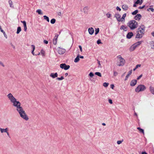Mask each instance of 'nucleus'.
<instances>
[{"mask_svg": "<svg viewBox=\"0 0 154 154\" xmlns=\"http://www.w3.org/2000/svg\"><path fill=\"white\" fill-rule=\"evenodd\" d=\"M20 116L22 118L26 121H27L29 119L25 111L22 113Z\"/></svg>", "mask_w": 154, "mask_h": 154, "instance_id": "nucleus-9", "label": "nucleus"}, {"mask_svg": "<svg viewBox=\"0 0 154 154\" xmlns=\"http://www.w3.org/2000/svg\"><path fill=\"white\" fill-rule=\"evenodd\" d=\"M142 74H141V75H140L139 76H138L137 78V80H139L142 77Z\"/></svg>", "mask_w": 154, "mask_h": 154, "instance_id": "nucleus-48", "label": "nucleus"}, {"mask_svg": "<svg viewBox=\"0 0 154 154\" xmlns=\"http://www.w3.org/2000/svg\"><path fill=\"white\" fill-rule=\"evenodd\" d=\"M94 75V74L92 72H90L89 74H88V76L90 77L89 78V80L91 81H92L93 80L91 78H92Z\"/></svg>", "mask_w": 154, "mask_h": 154, "instance_id": "nucleus-19", "label": "nucleus"}, {"mask_svg": "<svg viewBox=\"0 0 154 154\" xmlns=\"http://www.w3.org/2000/svg\"><path fill=\"white\" fill-rule=\"evenodd\" d=\"M44 42L45 44H47L48 43V42L46 40H44Z\"/></svg>", "mask_w": 154, "mask_h": 154, "instance_id": "nucleus-53", "label": "nucleus"}, {"mask_svg": "<svg viewBox=\"0 0 154 154\" xmlns=\"http://www.w3.org/2000/svg\"><path fill=\"white\" fill-rule=\"evenodd\" d=\"M127 26L131 29L134 30L137 28L138 26V23L135 20H132L129 21L127 23Z\"/></svg>", "mask_w": 154, "mask_h": 154, "instance_id": "nucleus-2", "label": "nucleus"}, {"mask_svg": "<svg viewBox=\"0 0 154 154\" xmlns=\"http://www.w3.org/2000/svg\"><path fill=\"white\" fill-rule=\"evenodd\" d=\"M141 66L140 64H137V65L135 67V69H137L139 67H140Z\"/></svg>", "mask_w": 154, "mask_h": 154, "instance_id": "nucleus-46", "label": "nucleus"}, {"mask_svg": "<svg viewBox=\"0 0 154 154\" xmlns=\"http://www.w3.org/2000/svg\"><path fill=\"white\" fill-rule=\"evenodd\" d=\"M0 65L2 66L3 67H4L5 66L4 64L2 62H0Z\"/></svg>", "mask_w": 154, "mask_h": 154, "instance_id": "nucleus-56", "label": "nucleus"}, {"mask_svg": "<svg viewBox=\"0 0 154 154\" xmlns=\"http://www.w3.org/2000/svg\"><path fill=\"white\" fill-rule=\"evenodd\" d=\"M126 14L125 13L123 14L122 16V17L121 18L120 21H125V18L126 17Z\"/></svg>", "mask_w": 154, "mask_h": 154, "instance_id": "nucleus-24", "label": "nucleus"}, {"mask_svg": "<svg viewBox=\"0 0 154 154\" xmlns=\"http://www.w3.org/2000/svg\"><path fill=\"white\" fill-rule=\"evenodd\" d=\"M145 27L144 25H141L138 28V30L137 31L144 35L145 32Z\"/></svg>", "mask_w": 154, "mask_h": 154, "instance_id": "nucleus-6", "label": "nucleus"}, {"mask_svg": "<svg viewBox=\"0 0 154 154\" xmlns=\"http://www.w3.org/2000/svg\"><path fill=\"white\" fill-rule=\"evenodd\" d=\"M137 81L136 80H132L130 83V85L131 86H135L136 84Z\"/></svg>", "mask_w": 154, "mask_h": 154, "instance_id": "nucleus-17", "label": "nucleus"}, {"mask_svg": "<svg viewBox=\"0 0 154 154\" xmlns=\"http://www.w3.org/2000/svg\"><path fill=\"white\" fill-rule=\"evenodd\" d=\"M137 129L140 132L142 133L143 134H144V130L138 127Z\"/></svg>", "mask_w": 154, "mask_h": 154, "instance_id": "nucleus-29", "label": "nucleus"}, {"mask_svg": "<svg viewBox=\"0 0 154 154\" xmlns=\"http://www.w3.org/2000/svg\"><path fill=\"white\" fill-rule=\"evenodd\" d=\"M116 9L117 10L119 11H121V8L118 6L116 7Z\"/></svg>", "mask_w": 154, "mask_h": 154, "instance_id": "nucleus-50", "label": "nucleus"}, {"mask_svg": "<svg viewBox=\"0 0 154 154\" xmlns=\"http://www.w3.org/2000/svg\"><path fill=\"white\" fill-rule=\"evenodd\" d=\"M141 16L140 14H138L134 17V19L136 20H139L141 18Z\"/></svg>", "mask_w": 154, "mask_h": 154, "instance_id": "nucleus-13", "label": "nucleus"}, {"mask_svg": "<svg viewBox=\"0 0 154 154\" xmlns=\"http://www.w3.org/2000/svg\"><path fill=\"white\" fill-rule=\"evenodd\" d=\"M151 34L153 36H154V32H152Z\"/></svg>", "mask_w": 154, "mask_h": 154, "instance_id": "nucleus-64", "label": "nucleus"}, {"mask_svg": "<svg viewBox=\"0 0 154 154\" xmlns=\"http://www.w3.org/2000/svg\"><path fill=\"white\" fill-rule=\"evenodd\" d=\"M58 35H56L53 39V44L54 45H55L56 44L57 41V39L58 37Z\"/></svg>", "mask_w": 154, "mask_h": 154, "instance_id": "nucleus-12", "label": "nucleus"}, {"mask_svg": "<svg viewBox=\"0 0 154 154\" xmlns=\"http://www.w3.org/2000/svg\"><path fill=\"white\" fill-rule=\"evenodd\" d=\"M89 33L91 35L93 34L94 32V29L92 27L89 28L88 29Z\"/></svg>", "mask_w": 154, "mask_h": 154, "instance_id": "nucleus-18", "label": "nucleus"}, {"mask_svg": "<svg viewBox=\"0 0 154 154\" xmlns=\"http://www.w3.org/2000/svg\"><path fill=\"white\" fill-rule=\"evenodd\" d=\"M97 63L98 65V67H101V64L100 63V61L98 60Z\"/></svg>", "mask_w": 154, "mask_h": 154, "instance_id": "nucleus-44", "label": "nucleus"}, {"mask_svg": "<svg viewBox=\"0 0 154 154\" xmlns=\"http://www.w3.org/2000/svg\"><path fill=\"white\" fill-rule=\"evenodd\" d=\"M0 29V30H1V31L2 32V33H5V32L4 31L2 30V28H1V29Z\"/></svg>", "mask_w": 154, "mask_h": 154, "instance_id": "nucleus-61", "label": "nucleus"}, {"mask_svg": "<svg viewBox=\"0 0 154 154\" xmlns=\"http://www.w3.org/2000/svg\"><path fill=\"white\" fill-rule=\"evenodd\" d=\"M115 17H116L117 20L119 22L121 20V15L120 14L118 13H116L115 14Z\"/></svg>", "mask_w": 154, "mask_h": 154, "instance_id": "nucleus-11", "label": "nucleus"}, {"mask_svg": "<svg viewBox=\"0 0 154 154\" xmlns=\"http://www.w3.org/2000/svg\"><path fill=\"white\" fill-rule=\"evenodd\" d=\"M50 22L51 24H54L56 22V20L54 18H53L51 20Z\"/></svg>", "mask_w": 154, "mask_h": 154, "instance_id": "nucleus-33", "label": "nucleus"}, {"mask_svg": "<svg viewBox=\"0 0 154 154\" xmlns=\"http://www.w3.org/2000/svg\"><path fill=\"white\" fill-rule=\"evenodd\" d=\"M58 76V74L57 72L55 73H51L50 74V76L53 79L57 77Z\"/></svg>", "mask_w": 154, "mask_h": 154, "instance_id": "nucleus-15", "label": "nucleus"}, {"mask_svg": "<svg viewBox=\"0 0 154 154\" xmlns=\"http://www.w3.org/2000/svg\"><path fill=\"white\" fill-rule=\"evenodd\" d=\"M44 19L46 20L48 22H49V17L46 16L45 15L43 16Z\"/></svg>", "mask_w": 154, "mask_h": 154, "instance_id": "nucleus-31", "label": "nucleus"}, {"mask_svg": "<svg viewBox=\"0 0 154 154\" xmlns=\"http://www.w3.org/2000/svg\"><path fill=\"white\" fill-rule=\"evenodd\" d=\"M60 67L62 69H63L65 70H67L70 68V66L69 65H67L65 63L60 64Z\"/></svg>", "mask_w": 154, "mask_h": 154, "instance_id": "nucleus-7", "label": "nucleus"}, {"mask_svg": "<svg viewBox=\"0 0 154 154\" xmlns=\"http://www.w3.org/2000/svg\"><path fill=\"white\" fill-rule=\"evenodd\" d=\"M121 29H123L124 31H126L127 30V27L124 25H122L121 26L120 28Z\"/></svg>", "mask_w": 154, "mask_h": 154, "instance_id": "nucleus-25", "label": "nucleus"}, {"mask_svg": "<svg viewBox=\"0 0 154 154\" xmlns=\"http://www.w3.org/2000/svg\"><path fill=\"white\" fill-rule=\"evenodd\" d=\"M7 97L13 106L16 108L17 111L19 113L20 116L25 112L23 107L21 106V103L13 96L11 93L8 94L7 95Z\"/></svg>", "mask_w": 154, "mask_h": 154, "instance_id": "nucleus-1", "label": "nucleus"}, {"mask_svg": "<svg viewBox=\"0 0 154 154\" xmlns=\"http://www.w3.org/2000/svg\"><path fill=\"white\" fill-rule=\"evenodd\" d=\"M149 44L152 49H154V42L153 41H151L150 42Z\"/></svg>", "mask_w": 154, "mask_h": 154, "instance_id": "nucleus-27", "label": "nucleus"}, {"mask_svg": "<svg viewBox=\"0 0 154 154\" xmlns=\"http://www.w3.org/2000/svg\"><path fill=\"white\" fill-rule=\"evenodd\" d=\"M123 140H118V141H117V143L118 144H121L122 142L123 141Z\"/></svg>", "mask_w": 154, "mask_h": 154, "instance_id": "nucleus-42", "label": "nucleus"}, {"mask_svg": "<svg viewBox=\"0 0 154 154\" xmlns=\"http://www.w3.org/2000/svg\"><path fill=\"white\" fill-rule=\"evenodd\" d=\"M114 86L113 84H112V85H111L110 87L112 89H113L114 88Z\"/></svg>", "mask_w": 154, "mask_h": 154, "instance_id": "nucleus-55", "label": "nucleus"}, {"mask_svg": "<svg viewBox=\"0 0 154 154\" xmlns=\"http://www.w3.org/2000/svg\"><path fill=\"white\" fill-rule=\"evenodd\" d=\"M3 34L4 35L5 37L6 38H7V35H6V34H5V33H3Z\"/></svg>", "mask_w": 154, "mask_h": 154, "instance_id": "nucleus-62", "label": "nucleus"}, {"mask_svg": "<svg viewBox=\"0 0 154 154\" xmlns=\"http://www.w3.org/2000/svg\"><path fill=\"white\" fill-rule=\"evenodd\" d=\"M118 74V73L117 72L115 71H113V75L115 76H116V75H117Z\"/></svg>", "mask_w": 154, "mask_h": 154, "instance_id": "nucleus-43", "label": "nucleus"}, {"mask_svg": "<svg viewBox=\"0 0 154 154\" xmlns=\"http://www.w3.org/2000/svg\"><path fill=\"white\" fill-rule=\"evenodd\" d=\"M146 88V87L144 85H140L136 88L135 91L136 92L138 93L144 91Z\"/></svg>", "mask_w": 154, "mask_h": 154, "instance_id": "nucleus-4", "label": "nucleus"}, {"mask_svg": "<svg viewBox=\"0 0 154 154\" xmlns=\"http://www.w3.org/2000/svg\"><path fill=\"white\" fill-rule=\"evenodd\" d=\"M36 12L37 13H38V14H42V11L40 9H38L36 10Z\"/></svg>", "mask_w": 154, "mask_h": 154, "instance_id": "nucleus-30", "label": "nucleus"}, {"mask_svg": "<svg viewBox=\"0 0 154 154\" xmlns=\"http://www.w3.org/2000/svg\"><path fill=\"white\" fill-rule=\"evenodd\" d=\"M138 12V10H135V11H134V12H133L132 13V14L133 15H135L136 14H137Z\"/></svg>", "mask_w": 154, "mask_h": 154, "instance_id": "nucleus-37", "label": "nucleus"}, {"mask_svg": "<svg viewBox=\"0 0 154 154\" xmlns=\"http://www.w3.org/2000/svg\"><path fill=\"white\" fill-rule=\"evenodd\" d=\"M145 7V5H144L142 6H140L139 7V8L140 9H142L144 8Z\"/></svg>", "mask_w": 154, "mask_h": 154, "instance_id": "nucleus-52", "label": "nucleus"}, {"mask_svg": "<svg viewBox=\"0 0 154 154\" xmlns=\"http://www.w3.org/2000/svg\"><path fill=\"white\" fill-rule=\"evenodd\" d=\"M149 89L151 93L152 94H154V87L150 86L149 87Z\"/></svg>", "mask_w": 154, "mask_h": 154, "instance_id": "nucleus-23", "label": "nucleus"}, {"mask_svg": "<svg viewBox=\"0 0 154 154\" xmlns=\"http://www.w3.org/2000/svg\"><path fill=\"white\" fill-rule=\"evenodd\" d=\"M118 59H119V61L118 62L117 64L118 66H123L125 63V60L122 58L120 55H119L117 57Z\"/></svg>", "mask_w": 154, "mask_h": 154, "instance_id": "nucleus-3", "label": "nucleus"}, {"mask_svg": "<svg viewBox=\"0 0 154 154\" xmlns=\"http://www.w3.org/2000/svg\"><path fill=\"white\" fill-rule=\"evenodd\" d=\"M79 48L80 49V51L82 52V46L81 45H79Z\"/></svg>", "mask_w": 154, "mask_h": 154, "instance_id": "nucleus-47", "label": "nucleus"}, {"mask_svg": "<svg viewBox=\"0 0 154 154\" xmlns=\"http://www.w3.org/2000/svg\"><path fill=\"white\" fill-rule=\"evenodd\" d=\"M141 43V41L138 42L131 45L130 48L129 50L130 51H133Z\"/></svg>", "mask_w": 154, "mask_h": 154, "instance_id": "nucleus-5", "label": "nucleus"}, {"mask_svg": "<svg viewBox=\"0 0 154 154\" xmlns=\"http://www.w3.org/2000/svg\"><path fill=\"white\" fill-rule=\"evenodd\" d=\"M122 9L125 11H126L128 8V5H124L122 6Z\"/></svg>", "mask_w": 154, "mask_h": 154, "instance_id": "nucleus-22", "label": "nucleus"}, {"mask_svg": "<svg viewBox=\"0 0 154 154\" xmlns=\"http://www.w3.org/2000/svg\"><path fill=\"white\" fill-rule=\"evenodd\" d=\"M137 34H136V38H141L142 37L143 35L141 33H139V32L137 31Z\"/></svg>", "mask_w": 154, "mask_h": 154, "instance_id": "nucleus-10", "label": "nucleus"}, {"mask_svg": "<svg viewBox=\"0 0 154 154\" xmlns=\"http://www.w3.org/2000/svg\"><path fill=\"white\" fill-rule=\"evenodd\" d=\"M88 10V7H85L82 10V11L83 12L85 13H87Z\"/></svg>", "mask_w": 154, "mask_h": 154, "instance_id": "nucleus-21", "label": "nucleus"}, {"mask_svg": "<svg viewBox=\"0 0 154 154\" xmlns=\"http://www.w3.org/2000/svg\"><path fill=\"white\" fill-rule=\"evenodd\" d=\"M109 102L111 104H112V100L110 99L109 100Z\"/></svg>", "mask_w": 154, "mask_h": 154, "instance_id": "nucleus-51", "label": "nucleus"}, {"mask_svg": "<svg viewBox=\"0 0 154 154\" xmlns=\"http://www.w3.org/2000/svg\"><path fill=\"white\" fill-rule=\"evenodd\" d=\"M31 46L32 48V50H33V51H34L35 50V46L34 45H31Z\"/></svg>", "mask_w": 154, "mask_h": 154, "instance_id": "nucleus-49", "label": "nucleus"}, {"mask_svg": "<svg viewBox=\"0 0 154 154\" xmlns=\"http://www.w3.org/2000/svg\"><path fill=\"white\" fill-rule=\"evenodd\" d=\"M101 43V40L100 39H98L97 41V43L98 44H99Z\"/></svg>", "mask_w": 154, "mask_h": 154, "instance_id": "nucleus-45", "label": "nucleus"}, {"mask_svg": "<svg viewBox=\"0 0 154 154\" xmlns=\"http://www.w3.org/2000/svg\"><path fill=\"white\" fill-rule=\"evenodd\" d=\"M21 22L22 23L24 27V30L25 31H26L27 30V26H26V23L25 21H21Z\"/></svg>", "mask_w": 154, "mask_h": 154, "instance_id": "nucleus-20", "label": "nucleus"}, {"mask_svg": "<svg viewBox=\"0 0 154 154\" xmlns=\"http://www.w3.org/2000/svg\"><path fill=\"white\" fill-rule=\"evenodd\" d=\"M141 154H147L145 152H142Z\"/></svg>", "mask_w": 154, "mask_h": 154, "instance_id": "nucleus-63", "label": "nucleus"}, {"mask_svg": "<svg viewBox=\"0 0 154 154\" xmlns=\"http://www.w3.org/2000/svg\"><path fill=\"white\" fill-rule=\"evenodd\" d=\"M109 85L108 83L104 82L103 84V85L105 87H107Z\"/></svg>", "mask_w": 154, "mask_h": 154, "instance_id": "nucleus-38", "label": "nucleus"}, {"mask_svg": "<svg viewBox=\"0 0 154 154\" xmlns=\"http://www.w3.org/2000/svg\"><path fill=\"white\" fill-rule=\"evenodd\" d=\"M9 5H10V7L11 8H13L14 6L13 5V4L11 0H10L9 1Z\"/></svg>", "mask_w": 154, "mask_h": 154, "instance_id": "nucleus-32", "label": "nucleus"}, {"mask_svg": "<svg viewBox=\"0 0 154 154\" xmlns=\"http://www.w3.org/2000/svg\"><path fill=\"white\" fill-rule=\"evenodd\" d=\"M133 35V34L132 32H129L126 35V37L127 38L130 39Z\"/></svg>", "mask_w": 154, "mask_h": 154, "instance_id": "nucleus-16", "label": "nucleus"}, {"mask_svg": "<svg viewBox=\"0 0 154 154\" xmlns=\"http://www.w3.org/2000/svg\"><path fill=\"white\" fill-rule=\"evenodd\" d=\"M34 51H33V50H32V53L33 55H35L37 56L36 54H34Z\"/></svg>", "mask_w": 154, "mask_h": 154, "instance_id": "nucleus-60", "label": "nucleus"}, {"mask_svg": "<svg viewBox=\"0 0 154 154\" xmlns=\"http://www.w3.org/2000/svg\"><path fill=\"white\" fill-rule=\"evenodd\" d=\"M149 9L152 12L154 11V9L153 8H150Z\"/></svg>", "mask_w": 154, "mask_h": 154, "instance_id": "nucleus-59", "label": "nucleus"}, {"mask_svg": "<svg viewBox=\"0 0 154 154\" xmlns=\"http://www.w3.org/2000/svg\"><path fill=\"white\" fill-rule=\"evenodd\" d=\"M6 133L7 134V136L9 137L10 135L8 131H7Z\"/></svg>", "mask_w": 154, "mask_h": 154, "instance_id": "nucleus-57", "label": "nucleus"}, {"mask_svg": "<svg viewBox=\"0 0 154 154\" xmlns=\"http://www.w3.org/2000/svg\"><path fill=\"white\" fill-rule=\"evenodd\" d=\"M21 31V28L20 27H18L17 29V34H19Z\"/></svg>", "mask_w": 154, "mask_h": 154, "instance_id": "nucleus-36", "label": "nucleus"}, {"mask_svg": "<svg viewBox=\"0 0 154 154\" xmlns=\"http://www.w3.org/2000/svg\"><path fill=\"white\" fill-rule=\"evenodd\" d=\"M128 77H129V76H128V75H127L125 77V80H127Z\"/></svg>", "mask_w": 154, "mask_h": 154, "instance_id": "nucleus-58", "label": "nucleus"}, {"mask_svg": "<svg viewBox=\"0 0 154 154\" xmlns=\"http://www.w3.org/2000/svg\"><path fill=\"white\" fill-rule=\"evenodd\" d=\"M79 55L78 54L75 58V59L74 61L75 63L78 62L79 60Z\"/></svg>", "mask_w": 154, "mask_h": 154, "instance_id": "nucleus-26", "label": "nucleus"}, {"mask_svg": "<svg viewBox=\"0 0 154 154\" xmlns=\"http://www.w3.org/2000/svg\"><path fill=\"white\" fill-rule=\"evenodd\" d=\"M7 131H8V128H0V131L2 133H6Z\"/></svg>", "mask_w": 154, "mask_h": 154, "instance_id": "nucleus-14", "label": "nucleus"}, {"mask_svg": "<svg viewBox=\"0 0 154 154\" xmlns=\"http://www.w3.org/2000/svg\"><path fill=\"white\" fill-rule=\"evenodd\" d=\"M99 32V28H96L95 29V34L97 35Z\"/></svg>", "mask_w": 154, "mask_h": 154, "instance_id": "nucleus-35", "label": "nucleus"}, {"mask_svg": "<svg viewBox=\"0 0 154 154\" xmlns=\"http://www.w3.org/2000/svg\"><path fill=\"white\" fill-rule=\"evenodd\" d=\"M57 50L58 53L60 54H63L66 52L65 49L60 47L57 48Z\"/></svg>", "mask_w": 154, "mask_h": 154, "instance_id": "nucleus-8", "label": "nucleus"}, {"mask_svg": "<svg viewBox=\"0 0 154 154\" xmlns=\"http://www.w3.org/2000/svg\"><path fill=\"white\" fill-rule=\"evenodd\" d=\"M64 79V77L62 76L60 78H57V79L58 80H61Z\"/></svg>", "mask_w": 154, "mask_h": 154, "instance_id": "nucleus-40", "label": "nucleus"}, {"mask_svg": "<svg viewBox=\"0 0 154 154\" xmlns=\"http://www.w3.org/2000/svg\"><path fill=\"white\" fill-rule=\"evenodd\" d=\"M40 53L42 56L44 57L45 56V52L43 49L41 50Z\"/></svg>", "mask_w": 154, "mask_h": 154, "instance_id": "nucleus-28", "label": "nucleus"}, {"mask_svg": "<svg viewBox=\"0 0 154 154\" xmlns=\"http://www.w3.org/2000/svg\"><path fill=\"white\" fill-rule=\"evenodd\" d=\"M140 0H137V1L135 3V4H138L140 2Z\"/></svg>", "mask_w": 154, "mask_h": 154, "instance_id": "nucleus-54", "label": "nucleus"}, {"mask_svg": "<svg viewBox=\"0 0 154 154\" xmlns=\"http://www.w3.org/2000/svg\"><path fill=\"white\" fill-rule=\"evenodd\" d=\"M95 75H97L98 76L101 77L102 76V75L101 74V73L100 72H95Z\"/></svg>", "mask_w": 154, "mask_h": 154, "instance_id": "nucleus-34", "label": "nucleus"}, {"mask_svg": "<svg viewBox=\"0 0 154 154\" xmlns=\"http://www.w3.org/2000/svg\"><path fill=\"white\" fill-rule=\"evenodd\" d=\"M132 70H130V71H129L128 72L127 75H128V76H129L131 74V73H132Z\"/></svg>", "mask_w": 154, "mask_h": 154, "instance_id": "nucleus-41", "label": "nucleus"}, {"mask_svg": "<svg viewBox=\"0 0 154 154\" xmlns=\"http://www.w3.org/2000/svg\"><path fill=\"white\" fill-rule=\"evenodd\" d=\"M106 16L107 18H109L111 16V14L109 13H108L106 14Z\"/></svg>", "mask_w": 154, "mask_h": 154, "instance_id": "nucleus-39", "label": "nucleus"}]
</instances>
